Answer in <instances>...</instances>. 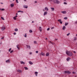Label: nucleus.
<instances>
[{
  "instance_id": "nucleus-1",
  "label": "nucleus",
  "mask_w": 77,
  "mask_h": 77,
  "mask_svg": "<svg viewBox=\"0 0 77 77\" xmlns=\"http://www.w3.org/2000/svg\"><path fill=\"white\" fill-rule=\"evenodd\" d=\"M66 53L67 55H68L69 56H72L73 55V54H72V53H71L70 51H66Z\"/></svg>"
},
{
  "instance_id": "nucleus-2",
  "label": "nucleus",
  "mask_w": 77,
  "mask_h": 77,
  "mask_svg": "<svg viewBox=\"0 0 77 77\" xmlns=\"http://www.w3.org/2000/svg\"><path fill=\"white\" fill-rule=\"evenodd\" d=\"M51 2H53L54 3H56V4H58L60 3V2H59L58 0H50Z\"/></svg>"
},
{
  "instance_id": "nucleus-3",
  "label": "nucleus",
  "mask_w": 77,
  "mask_h": 77,
  "mask_svg": "<svg viewBox=\"0 0 77 77\" xmlns=\"http://www.w3.org/2000/svg\"><path fill=\"white\" fill-rule=\"evenodd\" d=\"M6 29V27H5V26H3L1 28V30H5Z\"/></svg>"
},
{
  "instance_id": "nucleus-4",
  "label": "nucleus",
  "mask_w": 77,
  "mask_h": 77,
  "mask_svg": "<svg viewBox=\"0 0 77 77\" xmlns=\"http://www.w3.org/2000/svg\"><path fill=\"white\" fill-rule=\"evenodd\" d=\"M66 74H71V72L69 71H65L64 72Z\"/></svg>"
},
{
  "instance_id": "nucleus-5",
  "label": "nucleus",
  "mask_w": 77,
  "mask_h": 77,
  "mask_svg": "<svg viewBox=\"0 0 77 77\" xmlns=\"http://www.w3.org/2000/svg\"><path fill=\"white\" fill-rule=\"evenodd\" d=\"M61 13L63 14H66V11H62L61 12Z\"/></svg>"
},
{
  "instance_id": "nucleus-6",
  "label": "nucleus",
  "mask_w": 77,
  "mask_h": 77,
  "mask_svg": "<svg viewBox=\"0 0 77 77\" xmlns=\"http://www.w3.org/2000/svg\"><path fill=\"white\" fill-rule=\"evenodd\" d=\"M23 7L24 8H26V9H27V8H28V7L27 5H24L23 6Z\"/></svg>"
},
{
  "instance_id": "nucleus-7",
  "label": "nucleus",
  "mask_w": 77,
  "mask_h": 77,
  "mask_svg": "<svg viewBox=\"0 0 77 77\" xmlns=\"http://www.w3.org/2000/svg\"><path fill=\"white\" fill-rule=\"evenodd\" d=\"M11 8H13L14 6V4H11Z\"/></svg>"
},
{
  "instance_id": "nucleus-8",
  "label": "nucleus",
  "mask_w": 77,
  "mask_h": 77,
  "mask_svg": "<svg viewBox=\"0 0 77 77\" xmlns=\"http://www.w3.org/2000/svg\"><path fill=\"white\" fill-rule=\"evenodd\" d=\"M10 62L11 61L10 60H6V63H10Z\"/></svg>"
},
{
  "instance_id": "nucleus-9",
  "label": "nucleus",
  "mask_w": 77,
  "mask_h": 77,
  "mask_svg": "<svg viewBox=\"0 0 77 77\" xmlns=\"http://www.w3.org/2000/svg\"><path fill=\"white\" fill-rule=\"evenodd\" d=\"M69 60H71V58L70 57H68L67 59H66V60L67 61H69Z\"/></svg>"
},
{
  "instance_id": "nucleus-10",
  "label": "nucleus",
  "mask_w": 77,
  "mask_h": 77,
  "mask_svg": "<svg viewBox=\"0 0 77 77\" xmlns=\"http://www.w3.org/2000/svg\"><path fill=\"white\" fill-rule=\"evenodd\" d=\"M45 11H48V9L47 8V7H46L45 8Z\"/></svg>"
},
{
  "instance_id": "nucleus-11",
  "label": "nucleus",
  "mask_w": 77,
  "mask_h": 77,
  "mask_svg": "<svg viewBox=\"0 0 77 77\" xmlns=\"http://www.w3.org/2000/svg\"><path fill=\"white\" fill-rule=\"evenodd\" d=\"M47 12L45 11L44 12V15L45 16V15H47Z\"/></svg>"
},
{
  "instance_id": "nucleus-12",
  "label": "nucleus",
  "mask_w": 77,
  "mask_h": 77,
  "mask_svg": "<svg viewBox=\"0 0 77 77\" xmlns=\"http://www.w3.org/2000/svg\"><path fill=\"white\" fill-rule=\"evenodd\" d=\"M26 47H27V48H29V49H30V46L29 45H26Z\"/></svg>"
},
{
  "instance_id": "nucleus-13",
  "label": "nucleus",
  "mask_w": 77,
  "mask_h": 77,
  "mask_svg": "<svg viewBox=\"0 0 77 77\" xmlns=\"http://www.w3.org/2000/svg\"><path fill=\"white\" fill-rule=\"evenodd\" d=\"M38 72H35V74L36 75V76H37V75H38Z\"/></svg>"
},
{
  "instance_id": "nucleus-14",
  "label": "nucleus",
  "mask_w": 77,
  "mask_h": 77,
  "mask_svg": "<svg viewBox=\"0 0 77 77\" xmlns=\"http://www.w3.org/2000/svg\"><path fill=\"white\" fill-rule=\"evenodd\" d=\"M41 54H42V56H45V54H44V53H43V52H42L41 53Z\"/></svg>"
},
{
  "instance_id": "nucleus-15",
  "label": "nucleus",
  "mask_w": 77,
  "mask_h": 77,
  "mask_svg": "<svg viewBox=\"0 0 77 77\" xmlns=\"http://www.w3.org/2000/svg\"><path fill=\"white\" fill-rule=\"evenodd\" d=\"M65 29H66V27L65 26H63V30H65Z\"/></svg>"
},
{
  "instance_id": "nucleus-16",
  "label": "nucleus",
  "mask_w": 77,
  "mask_h": 77,
  "mask_svg": "<svg viewBox=\"0 0 77 77\" xmlns=\"http://www.w3.org/2000/svg\"><path fill=\"white\" fill-rule=\"evenodd\" d=\"M29 63L30 64V65H33V63L31 61H29Z\"/></svg>"
},
{
  "instance_id": "nucleus-17",
  "label": "nucleus",
  "mask_w": 77,
  "mask_h": 77,
  "mask_svg": "<svg viewBox=\"0 0 77 77\" xmlns=\"http://www.w3.org/2000/svg\"><path fill=\"white\" fill-rule=\"evenodd\" d=\"M51 10L52 11H54V8H51Z\"/></svg>"
},
{
  "instance_id": "nucleus-18",
  "label": "nucleus",
  "mask_w": 77,
  "mask_h": 77,
  "mask_svg": "<svg viewBox=\"0 0 77 77\" xmlns=\"http://www.w3.org/2000/svg\"><path fill=\"white\" fill-rule=\"evenodd\" d=\"M69 24L68 23H65V26H66L67 25H68Z\"/></svg>"
},
{
  "instance_id": "nucleus-19",
  "label": "nucleus",
  "mask_w": 77,
  "mask_h": 77,
  "mask_svg": "<svg viewBox=\"0 0 77 77\" xmlns=\"http://www.w3.org/2000/svg\"><path fill=\"white\" fill-rule=\"evenodd\" d=\"M39 27L40 28H39V30H40V32H41L42 31V29L41 28V27Z\"/></svg>"
},
{
  "instance_id": "nucleus-20",
  "label": "nucleus",
  "mask_w": 77,
  "mask_h": 77,
  "mask_svg": "<svg viewBox=\"0 0 77 77\" xmlns=\"http://www.w3.org/2000/svg\"><path fill=\"white\" fill-rule=\"evenodd\" d=\"M20 63L21 64H25V63L23 61H21Z\"/></svg>"
},
{
  "instance_id": "nucleus-21",
  "label": "nucleus",
  "mask_w": 77,
  "mask_h": 77,
  "mask_svg": "<svg viewBox=\"0 0 77 77\" xmlns=\"http://www.w3.org/2000/svg\"><path fill=\"white\" fill-rule=\"evenodd\" d=\"M17 47L18 48V50L20 49V48H19V45H18L17 46Z\"/></svg>"
},
{
  "instance_id": "nucleus-22",
  "label": "nucleus",
  "mask_w": 77,
  "mask_h": 77,
  "mask_svg": "<svg viewBox=\"0 0 77 77\" xmlns=\"http://www.w3.org/2000/svg\"><path fill=\"white\" fill-rule=\"evenodd\" d=\"M46 56H49V53H46Z\"/></svg>"
},
{
  "instance_id": "nucleus-23",
  "label": "nucleus",
  "mask_w": 77,
  "mask_h": 77,
  "mask_svg": "<svg viewBox=\"0 0 77 77\" xmlns=\"http://www.w3.org/2000/svg\"><path fill=\"white\" fill-rule=\"evenodd\" d=\"M17 12H21V13H23V11H18Z\"/></svg>"
},
{
  "instance_id": "nucleus-24",
  "label": "nucleus",
  "mask_w": 77,
  "mask_h": 77,
  "mask_svg": "<svg viewBox=\"0 0 77 77\" xmlns=\"http://www.w3.org/2000/svg\"><path fill=\"white\" fill-rule=\"evenodd\" d=\"M1 19H2V20H5V19H4V17H1Z\"/></svg>"
},
{
  "instance_id": "nucleus-25",
  "label": "nucleus",
  "mask_w": 77,
  "mask_h": 77,
  "mask_svg": "<svg viewBox=\"0 0 77 77\" xmlns=\"http://www.w3.org/2000/svg\"><path fill=\"white\" fill-rule=\"evenodd\" d=\"M15 31V32H17V31H18V29H14Z\"/></svg>"
},
{
  "instance_id": "nucleus-26",
  "label": "nucleus",
  "mask_w": 77,
  "mask_h": 77,
  "mask_svg": "<svg viewBox=\"0 0 77 77\" xmlns=\"http://www.w3.org/2000/svg\"><path fill=\"white\" fill-rule=\"evenodd\" d=\"M18 72H22L21 70H17Z\"/></svg>"
},
{
  "instance_id": "nucleus-27",
  "label": "nucleus",
  "mask_w": 77,
  "mask_h": 77,
  "mask_svg": "<svg viewBox=\"0 0 77 77\" xmlns=\"http://www.w3.org/2000/svg\"><path fill=\"white\" fill-rule=\"evenodd\" d=\"M77 40V38L76 37H75L74 38V41H75V40Z\"/></svg>"
},
{
  "instance_id": "nucleus-28",
  "label": "nucleus",
  "mask_w": 77,
  "mask_h": 77,
  "mask_svg": "<svg viewBox=\"0 0 77 77\" xmlns=\"http://www.w3.org/2000/svg\"><path fill=\"white\" fill-rule=\"evenodd\" d=\"M1 10V11H5V9L4 8H2V9H0V11Z\"/></svg>"
},
{
  "instance_id": "nucleus-29",
  "label": "nucleus",
  "mask_w": 77,
  "mask_h": 77,
  "mask_svg": "<svg viewBox=\"0 0 77 77\" xmlns=\"http://www.w3.org/2000/svg\"><path fill=\"white\" fill-rule=\"evenodd\" d=\"M13 18L14 20H16L17 19V18L15 17H14Z\"/></svg>"
},
{
  "instance_id": "nucleus-30",
  "label": "nucleus",
  "mask_w": 77,
  "mask_h": 77,
  "mask_svg": "<svg viewBox=\"0 0 77 77\" xmlns=\"http://www.w3.org/2000/svg\"><path fill=\"white\" fill-rule=\"evenodd\" d=\"M64 19H65V20H67V19H68V17H66L64 18Z\"/></svg>"
},
{
  "instance_id": "nucleus-31",
  "label": "nucleus",
  "mask_w": 77,
  "mask_h": 77,
  "mask_svg": "<svg viewBox=\"0 0 77 77\" xmlns=\"http://www.w3.org/2000/svg\"><path fill=\"white\" fill-rule=\"evenodd\" d=\"M58 21L59 22H60V21H62V20L61 19H59L58 20Z\"/></svg>"
},
{
  "instance_id": "nucleus-32",
  "label": "nucleus",
  "mask_w": 77,
  "mask_h": 77,
  "mask_svg": "<svg viewBox=\"0 0 77 77\" xmlns=\"http://www.w3.org/2000/svg\"><path fill=\"white\" fill-rule=\"evenodd\" d=\"M24 36H25V38H26L27 37V34H26V33L25 34V35H24Z\"/></svg>"
},
{
  "instance_id": "nucleus-33",
  "label": "nucleus",
  "mask_w": 77,
  "mask_h": 77,
  "mask_svg": "<svg viewBox=\"0 0 77 77\" xmlns=\"http://www.w3.org/2000/svg\"><path fill=\"white\" fill-rule=\"evenodd\" d=\"M29 32H30V33L32 32V30H31V29H30L29 30Z\"/></svg>"
},
{
  "instance_id": "nucleus-34",
  "label": "nucleus",
  "mask_w": 77,
  "mask_h": 77,
  "mask_svg": "<svg viewBox=\"0 0 77 77\" xmlns=\"http://www.w3.org/2000/svg\"><path fill=\"white\" fill-rule=\"evenodd\" d=\"M24 68H25L26 70H27V69H28L27 68V67H25Z\"/></svg>"
},
{
  "instance_id": "nucleus-35",
  "label": "nucleus",
  "mask_w": 77,
  "mask_h": 77,
  "mask_svg": "<svg viewBox=\"0 0 77 77\" xmlns=\"http://www.w3.org/2000/svg\"><path fill=\"white\" fill-rule=\"evenodd\" d=\"M16 2L17 3H18L19 2H18V0H16Z\"/></svg>"
},
{
  "instance_id": "nucleus-36",
  "label": "nucleus",
  "mask_w": 77,
  "mask_h": 77,
  "mask_svg": "<svg viewBox=\"0 0 77 77\" xmlns=\"http://www.w3.org/2000/svg\"><path fill=\"white\" fill-rule=\"evenodd\" d=\"M34 44H36L37 43V42H36V41H35L34 42Z\"/></svg>"
},
{
  "instance_id": "nucleus-37",
  "label": "nucleus",
  "mask_w": 77,
  "mask_h": 77,
  "mask_svg": "<svg viewBox=\"0 0 77 77\" xmlns=\"http://www.w3.org/2000/svg\"><path fill=\"white\" fill-rule=\"evenodd\" d=\"M69 35H70V33H68L67 34V35L69 36Z\"/></svg>"
},
{
  "instance_id": "nucleus-38",
  "label": "nucleus",
  "mask_w": 77,
  "mask_h": 77,
  "mask_svg": "<svg viewBox=\"0 0 77 77\" xmlns=\"http://www.w3.org/2000/svg\"><path fill=\"white\" fill-rule=\"evenodd\" d=\"M50 30V28H48L47 29V30H48H48Z\"/></svg>"
},
{
  "instance_id": "nucleus-39",
  "label": "nucleus",
  "mask_w": 77,
  "mask_h": 77,
  "mask_svg": "<svg viewBox=\"0 0 77 77\" xmlns=\"http://www.w3.org/2000/svg\"><path fill=\"white\" fill-rule=\"evenodd\" d=\"M13 51H13V50H12V51H10V53H12L13 52Z\"/></svg>"
},
{
  "instance_id": "nucleus-40",
  "label": "nucleus",
  "mask_w": 77,
  "mask_h": 77,
  "mask_svg": "<svg viewBox=\"0 0 77 77\" xmlns=\"http://www.w3.org/2000/svg\"><path fill=\"white\" fill-rule=\"evenodd\" d=\"M60 24H62V21H60Z\"/></svg>"
},
{
  "instance_id": "nucleus-41",
  "label": "nucleus",
  "mask_w": 77,
  "mask_h": 77,
  "mask_svg": "<svg viewBox=\"0 0 77 77\" xmlns=\"http://www.w3.org/2000/svg\"><path fill=\"white\" fill-rule=\"evenodd\" d=\"M12 49L11 48H10V49L9 50V51H10L11 50V49Z\"/></svg>"
},
{
  "instance_id": "nucleus-42",
  "label": "nucleus",
  "mask_w": 77,
  "mask_h": 77,
  "mask_svg": "<svg viewBox=\"0 0 77 77\" xmlns=\"http://www.w3.org/2000/svg\"><path fill=\"white\" fill-rule=\"evenodd\" d=\"M35 53H38V51H36V52H35Z\"/></svg>"
},
{
  "instance_id": "nucleus-43",
  "label": "nucleus",
  "mask_w": 77,
  "mask_h": 77,
  "mask_svg": "<svg viewBox=\"0 0 77 77\" xmlns=\"http://www.w3.org/2000/svg\"><path fill=\"white\" fill-rule=\"evenodd\" d=\"M64 5H67V3H66V2H64Z\"/></svg>"
},
{
  "instance_id": "nucleus-44",
  "label": "nucleus",
  "mask_w": 77,
  "mask_h": 77,
  "mask_svg": "<svg viewBox=\"0 0 77 77\" xmlns=\"http://www.w3.org/2000/svg\"><path fill=\"white\" fill-rule=\"evenodd\" d=\"M54 29V27H52L51 28V29Z\"/></svg>"
},
{
  "instance_id": "nucleus-45",
  "label": "nucleus",
  "mask_w": 77,
  "mask_h": 77,
  "mask_svg": "<svg viewBox=\"0 0 77 77\" xmlns=\"http://www.w3.org/2000/svg\"><path fill=\"white\" fill-rule=\"evenodd\" d=\"M4 39V37H2L1 38V39Z\"/></svg>"
},
{
  "instance_id": "nucleus-46",
  "label": "nucleus",
  "mask_w": 77,
  "mask_h": 77,
  "mask_svg": "<svg viewBox=\"0 0 77 77\" xmlns=\"http://www.w3.org/2000/svg\"><path fill=\"white\" fill-rule=\"evenodd\" d=\"M14 35H16V33L15 32L14 33Z\"/></svg>"
},
{
  "instance_id": "nucleus-47",
  "label": "nucleus",
  "mask_w": 77,
  "mask_h": 77,
  "mask_svg": "<svg viewBox=\"0 0 77 77\" xmlns=\"http://www.w3.org/2000/svg\"><path fill=\"white\" fill-rule=\"evenodd\" d=\"M73 52L74 53H76L75 52V51H73Z\"/></svg>"
},
{
  "instance_id": "nucleus-48",
  "label": "nucleus",
  "mask_w": 77,
  "mask_h": 77,
  "mask_svg": "<svg viewBox=\"0 0 77 77\" xmlns=\"http://www.w3.org/2000/svg\"><path fill=\"white\" fill-rule=\"evenodd\" d=\"M35 3H37V1H35Z\"/></svg>"
},
{
  "instance_id": "nucleus-49",
  "label": "nucleus",
  "mask_w": 77,
  "mask_h": 77,
  "mask_svg": "<svg viewBox=\"0 0 77 77\" xmlns=\"http://www.w3.org/2000/svg\"><path fill=\"white\" fill-rule=\"evenodd\" d=\"M14 17H16V18H17V16L16 15Z\"/></svg>"
},
{
  "instance_id": "nucleus-50",
  "label": "nucleus",
  "mask_w": 77,
  "mask_h": 77,
  "mask_svg": "<svg viewBox=\"0 0 77 77\" xmlns=\"http://www.w3.org/2000/svg\"><path fill=\"white\" fill-rule=\"evenodd\" d=\"M29 54H32V53H31H31H30Z\"/></svg>"
},
{
  "instance_id": "nucleus-51",
  "label": "nucleus",
  "mask_w": 77,
  "mask_h": 77,
  "mask_svg": "<svg viewBox=\"0 0 77 77\" xmlns=\"http://www.w3.org/2000/svg\"><path fill=\"white\" fill-rule=\"evenodd\" d=\"M72 73L73 74H75V73L74 72H73Z\"/></svg>"
},
{
  "instance_id": "nucleus-52",
  "label": "nucleus",
  "mask_w": 77,
  "mask_h": 77,
  "mask_svg": "<svg viewBox=\"0 0 77 77\" xmlns=\"http://www.w3.org/2000/svg\"><path fill=\"white\" fill-rule=\"evenodd\" d=\"M75 23L76 24H77V22H75Z\"/></svg>"
},
{
  "instance_id": "nucleus-53",
  "label": "nucleus",
  "mask_w": 77,
  "mask_h": 77,
  "mask_svg": "<svg viewBox=\"0 0 77 77\" xmlns=\"http://www.w3.org/2000/svg\"><path fill=\"white\" fill-rule=\"evenodd\" d=\"M34 22H33V21L32 22V23H34Z\"/></svg>"
},
{
  "instance_id": "nucleus-54",
  "label": "nucleus",
  "mask_w": 77,
  "mask_h": 77,
  "mask_svg": "<svg viewBox=\"0 0 77 77\" xmlns=\"http://www.w3.org/2000/svg\"><path fill=\"white\" fill-rule=\"evenodd\" d=\"M1 4H3V3H1Z\"/></svg>"
},
{
  "instance_id": "nucleus-55",
  "label": "nucleus",
  "mask_w": 77,
  "mask_h": 77,
  "mask_svg": "<svg viewBox=\"0 0 77 77\" xmlns=\"http://www.w3.org/2000/svg\"><path fill=\"white\" fill-rule=\"evenodd\" d=\"M46 40H47V38H46Z\"/></svg>"
},
{
  "instance_id": "nucleus-56",
  "label": "nucleus",
  "mask_w": 77,
  "mask_h": 77,
  "mask_svg": "<svg viewBox=\"0 0 77 77\" xmlns=\"http://www.w3.org/2000/svg\"><path fill=\"white\" fill-rule=\"evenodd\" d=\"M50 42V43H52L51 42Z\"/></svg>"
},
{
  "instance_id": "nucleus-57",
  "label": "nucleus",
  "mask_w": 77,
  "mask_h": 77,
  "mask_svg": "<svg viewBox=\"0 0 77 77\" xmlns=\"http://www.w3.org/2000/svg\"><path fill=\"white\" fill-rule=\"evenodd\" d=\"M56 39V40H57V39Z\"/></svg>"
},
{
  "instance_id": "nucleus-58",
  "label": "nucleus",
  "mask_w": 77,
  "mask_h": 77,
  "mask_svg": "<svg viewBox=\"0 0 77 77\" xmlns=\"http://www.w3.org/2000/svg\"><path fill=\"white\" fill-rule=\"evenodd\" d=\"M65 1V2H66V0H64Z\"/></svg>"
},
{
  "instance_id": "nucleus-59",
  "label": "nucleus",
  "mask_w": 77,
  "mask_h": 77,
  "mask_svg": "<svg viewBox=\"0 0 77 77\" xmlns=\"http://www.w3.org/2000/svg\"><path fill=\"white\" fill-rule=\"evenodd\" d=\"M16 15H18V14H16Z\"/></svg>"
},
{
  "instance_id": "nucleus-60",
  "label": "nucleus",
  "mask_w": 77,
  "mask_h": 77,
  "mask_svg": "<svg viewBox=\"0 0 77 77\" xmlns=\"http://www.w3.org/2000/svg\"><path fill=\"white\" fill-rule=\"evenodd\" d=\"M76 36H77V34H76Z\"/></svg>"
},
{
  "instance_id": "nucleus-61",
  "label": "nucleus",
  "mask_w": 77,
  "mask_h": 77,
  "mask_svg": "<svg viewBox=\"0 0 77 77\" xmlns=\"http://www.w3.org/2000/svg\"><path fill=\"white\" fill-rule=\"evenodd\" d=\"M13 0V1H15V0Z\"/></svg>"
}]
</instances>
